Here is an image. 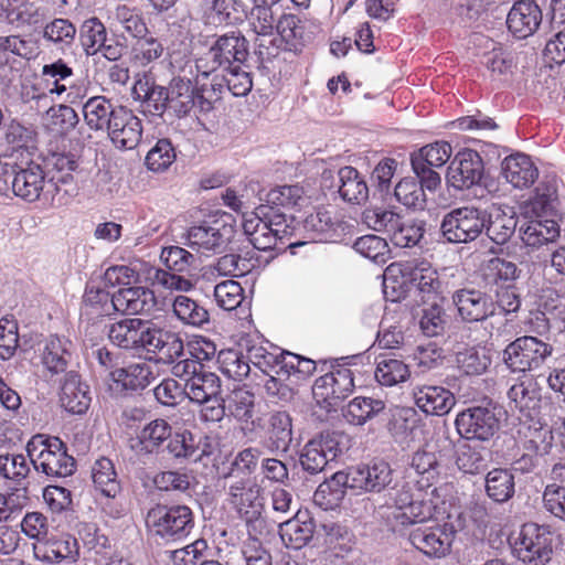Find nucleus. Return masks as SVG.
I'll return each mask as SVG.
<instances>
[{
    "instance_id": "nucleus-1",
    "label": "nucleus",
    "mask_w": 565,
    "mask_h": 565,
    "mask_svg": "<svg viewBox=\"0 0 565 565\" xmlns=\"http://www.w3.org/2000/svg\"><path fill=\"white\" fill-rule=\"evenodd\" d=\"M83 305L86 315H92L93 310L98 316H108L111 311L141 315L154 308L156 297L152 290L139 286L121 288L110 297L104 288L88 284L83 296Z\"/></svg>"
},
{
    "instance_id": "nucleus-2",
    "label": "nucleus",
    "mask_w": 565,
    "mask_h": 565,
    "mask_svg": "<svg viewBox=\"0 0 565 565\" xmlns=\"http://www.w3.org/2000/svg\"><path fill=\"white\" fill-rule=\"evenodd\" d=\"M26 452L34 469L47 477L65 478L76 469L75 459L58 437L35 435L26 444Z\"/></svg>"
},
{
    "instance_id": "nucleus-3",
    "label": "nucleus",
    "mask_w": 565,
    "mask_h": 565,
    "mask_svg": "<svg viewBox=\"0 0 565 565\" xmlns=\"http://www.w3.org/2000/svg\"><path fill=\"white\" fill-rule=\"evenodd\" d=\"M146 526L159 544L177 543L193 530V514L186 505L157 504L148 511Z\"/></svg>"
},
{
    "instance_id": "nucleus-4",
    "label": "nucleus",
    "mask_w": 565,
    "mask_h": 565,
    "mask_svg": "<svg viewBox=\"0 0 565 565\" xmlns=\"http://www.w3.org/2000/svg\"><path fill=\"white\" fill-rule=\"evenodd\" d=\"M248 41L238 31L220 35L207 52L195 60V71L209 77L218 70L243 64L248 57Z\"/></svg>"
},
{
    "instance_id": "nucleus-5",
    "label": "nucleus",
    "mask_w": 565,
    "mask_h": 565,
    "mask_svg": "<svg viewBox=\"0 0 565 565\" xmlns=\"http://www.w3.org/2000/svg\"><path fill=\"white\" fill-rule=\"evenodd\" d=\"M554 347L535 335H522L511 341L502 351V362L512 373L541 369L553 355Z\"/></svg>"
},
{
    "instance_id": "nucleus-6",
    "label": "nucleus",
    "mask_w": 565,
    "mask_h": 565,
    "mask_svg": "<svg viewBox=\"0 0 565 565\" xmlns=\"http://www.w3.org/2000/svg\"><path fill=\"white\" fill-rule=\"evenodd\" d=\"M350 446L351 439L347 434L335 430L322 431L305 445L299 462L306 472L317 475L348 451Z\"/></svg>"
},
{
    "instance_id": "nucleus-7",
    "label": "nucleus",
    "mask_w": 565,
    "mask_h": 565,
    "mask_svg": "<svg viewBox=\"0 0 565 565\" xmlns=\"http://www.w3.org/2000/svg\"><path fill=\"white\" fill-rule=\"evenodd\" d=\"M225 481L224 488L226 489L228 503L238 513L239 518L246 522L248 529L256 531L264 523L262 520L264 511L262 488L253 478H236Z\"/></svg>"
},
{
    "instance_id": "nucleus-8",
    "label": "nucleus",
    "mask_w": 565,
    "mask_h": 565,
    "mask_svg": "<svg viewBox=\"0 0 565 565\" xmlns=\"http://www.w3.org/2000/svg\"><path fill=\"white\" fill-rule=\"evenodd\" d=\"M486 210L461 206L447 212L440 222L441 237L450 244H469L484 231Z\"/></svg>"
},
{
    "instance_id": "nucleus-9",
    "label": "nucleus",
    "mask_w": 565,
    "mask_h": 565,
    "mask_svg": "<svg viewBox=\"0 0 565 565\" xmlns=\"http://www.w3.org/2000/svg\"><path fill=\"white\" fill-rule=\"evenodd\" d=\"M172 373L184 379L185 396L192 403L209 402L222 392L221 379L196 360L179 361L173 365Z\"/></svg>"
},
{
    "instance_id": "nucleus-10",
    "label": "nucleus",
    "mask_w": 565,
    "mask_h": 565,
    "mask_svg": "<svg viewBox=\"0 0 565 565\" xmlns=\"http://www.w3.org/2000/svg\"><path fill=\"white\" fill-rule=\"evenodd\" d=\"M455 426L467 440H490L500 429V411L495 404L470 406L457 414Z\"/></svg>"
},
{
    "instance_id": "nucleus-11",
    "label": "nucleus",
    "mask_w": 565,
    "mask_h": 565,
    "mask_svg": "<svg viewBox=\"0 0 565 565\" xmlns=\"http://www.w3.org/2000/svg\"><path fill=\"white\" fill-rule=\"evenodd\" d=\"M513 554L526 565H546L553 555L552 534L535 523L522 525L512 545Z\"/></svg>"
},
{
    "instance_id": "nucleus-12",
    "label": "nucleus",
    "mask_w": 565,
    "mask_h": 565,
    "mask_svg": "<svg viewBox=\"0 0 565 565\" xmlns=\"http://www.w3.org/2000/svg\"><path fill=\"white\" fill-rule=\"evenodd\" d=\"M234 232L233 226L222 220L205 221L188 230L186 245L202 254H217L225 249Z\"/></svg>"
},
{
    "instance_id": "nucleus-13",
    "label": "nucleus",
    "mask_w": 565,
    "mask_h": 565,
    "mask_svg": "<svg viewBox=\"0 0 565 565\" xmlns=\"http://www.w3.org/2000/svg\"><path fill=\"white\" fill-rule=\"evenodd\" d=\"M6 164L12 168L13 193L28 202L39 200L44 190L46 172L36 158L26 156L25 160H14Z\"/></svg>"
},
{
    "instance_id": "nucleus-14",
    "label": "nucleus",
    "mask_w": 565,
    "mask_h": 565,
    "mask_svg": "<svg viewBox=\"0 0 565 565\" xmlns=\"http://www.w3.org/2000/svg\"><path fill=\"white\" fill-rule=\"evenodd\" d=\"M451 301L459 318L467 323L483 322L495 315V303L491 295L473 287L455 290Z\"/></svg>"
},
{
    "instance_id": "nucleus-15",
    "label": "nucleus",
    "mask_w": 565,
    "mask_h": 565,
    "mask_svg": "<svg viewBox=\"0 0 565 565\" xmlns=\"http://www.w3.org/2000/svg\"><path fill=\"white\" fill-rule=\"evenodd\" d=\"M456 531L445 523L436 526H419L408 534L411 544L429 557H445L451 551Z\"/></svg>"
},
{
    "instance_id": "nucleus-16",
    "label": "nucleus",
    "mask_w": 565,
    "mask_h": 565,
    "mask_svg": "<svg viewBox=\"0 0 565 565\" xmlns=\"http://www.w3.org/2000/svg\"><path fill=\"white\" fill-rule=\"evenodd\" d=\"M484 167L480 154L471 149L459 151L447 169L446 180L456 190H467L478 184L483 175Z\"/></svg>"
},
{
    "instance_id": "nucleus-17",
    "label": "nucleus",
    "mask_w": 565,
    "mask_h": 565,
    "mask_svg": "<svg viewBox=\"0 0 565 565\" xmlns=\"http://www.w3.org/2000/svg\"><path fill=\"white\" fill-rule=\"evenodd\" d=\"M153 324L151 320L126 318L109 326L108 338L125 350H147Z\"/></svg>"
},
{
    "instance_id": "nucleus-18",
    "label": "nucleus",
    "mask_w": 565,
    "mask_h": 565,
    "mask_svg": "<svg viewBox=\"0 0 565 565\" xmlns=\"http://www.w3.org/2000/svg\"><path fill=\"white\" fill-rule=\"evenodd\" d=\"M322 181H334L340 198L351 204H362L369 199V186L364 177L353 167L340 168L337 173L332 170H324L321 174Z\"/></svg>"
},
{
    "instance_id": "nucleus-19",
    "label": "nucleus",
    "mask_w": 565,
    "mask_h": 565,
    "mask_svg": "<svg viewBox=\"0 0 565 565\" xmlns=\"http://www.w3.org/2000/svg\"><path fill=\"white\" fill-rule=\"evenodd\" d=\"M3 138L11 149L8 158L14 160H25V157L40 159L38 156V132L32 125H24L15 119L4 126Z\"/></svg>"
},
{
    "instance_id": "nucleus-20",
    "label": "nucleus",
    "mask_w": 565,
    "mask_h": 565,
    "mask_svg": "<svg viewBox=\"0 0 565 565\" xmlns=\"http://www.w3.org/2000/svg\"><path fill=\"white\" fill-rule=\"evenodd\" d=\"M107 134L116 148L132 150L141 140L142 124L130 109L122 107L115 113Z\"/></svg>"
},
{
    "instance_id": "nucleus-21",
    "label": "nucleus",
    "mask_w": 565,
    "mask_h": 565,
    "mask_svg": "<svg viewBox=\"0 0 565 565\" xmlns=\"http://www.w3.org/2000/svg\"><path fill=\"white\" fill-rule=\"evenodd\" d=\"M542 19V10L534 0H520L510 9L507 25L515 38L526 39L537 31Z\"/></svg>"
},
{
    "instance_id": "nucleus-22",
    "label": "nucleus",
    "mask_w": 565,
    "mask_h": 565,
    "mask_svg": "<svg viewBox=\"0 0 565 565\" xmlns=\"http://www.w3.org/2000/svg\"><path fill=\"white\" fill-rule=\"evenodd\" d=\"M355 490L365 492H381L392 486L394 470L384 460L373 461L365 466L352 467Z\"/></svg>"
},
{
    "instance_id": "nucleus-23",
    "label": "nucleus",
    "mask_w": 565,
    "mask_h": 565,
    "mask_svg": "<svg viewBox=\"0 0 565 565\" xmlns=\"http://www.w3.org/2000/svg\"><path fill=\"white\" fill-rule=\"evenodd\" d=\"M61 405L72 414L82 415L88 409L92 397L89 386L74 371L64 376L60 392Z\"/></svg>"
},
{
    "instance_id": "nucleus-24",
    "label": "nucleus",
    "mask_w": 565,
    "mask_h": 565,
    "mask_svg": "<svg viewBox=\"0 0 565 565\" xmlns=\"http://www.w3.org/2000/svg\"><path fill=\"white\" fill-rule=\"evenodd\" d=\"M198 105L196 88L193 85V76L175 75L169 83L168 113L178 118L190 114Z\"/></svg>"
},
{
    "instance_id": "nucleus-25",
    "label": "nucleus",
    "mask_w": 565,
    "mask_h": 565,
    "mask_svg": "<svg viewBox=\"0 0 565 565\" xmlns=\"http://www.w3.org/2000/svg\"><path fill=\"white\" fill-rule=\"evenodd\" d=\"M413 396L416 406L428 415H446L456 404L454 394L437 385L418 386L414 388Z\"/></svg>"
},
{
    "instance_id": "nucleus-26",
    "label": "nucleus",
    "mask_w": 565,
    "mask_h": 565,
    "mask_svg": "<svg viewBox=\"0 0 565 565\" xmlns=\"http://www.w3.org/2000/svg\"><path fill=\"white\" fill-rule=\"evenodd\" d=\"M484 231L487 236L497 245H504L514 235L518 216L513 207H494L486 211Z\"/></svg>"
},
{
    "instance_id": "nucleus-27",
    "label": "nucleus",
    "mask_w": 565,
    "mask_h": 565,
    "mask_svg": "<svg viewBox=\"0 0 565 565\" xmlns=\"http://www.w3.org/2000/svg\"><path fill=\"white\" fill-rule=\"evenodd\" d=\"M134 99L141 102L145 111L162 116L168 111L169 85H158L153 79L145 77L138 79L132 87Z\"/></svg>"
},
{
    "instance_id": "nucleus-28",
    "label": "nucleus",
    "mask_w": 565,
    "mask_h": 565,
    "mask_svg": "<svg viewBox=\"0 0 565 565\" xmlns=\"http://www.w3.org/2000/svg\"><path fill=\"white\" fill-rule=\"evenodd\" d=\"M519 235L527 248L540 249L556 241L559 226L554 220L531 218L520 226Z\"/></svg>"
},
{
    "instance_id": "nucleus-29",
    "label": "nucleus",
    "mask_w": 565,
    "mask_h": 565,
    "mask_svg": "<svg viewBox=\"0 0 565 565\" xmlns=\"http://www.w3.org/2000/svg\"><path fill=\"white\" fill-rule=\"evenodd\" d=\"M292 440L291 417L287 412H276L269 418V426L263 447L270 454L287 452Z\"/></svg>"
},
{
    "instance_id": "nucleus-30",
    "label": "nucleus",
    "mask_w": 565,
    "mask_h": 565,
    "mask_svg": "<svg viewBox=\"0 0 565 565\" xmlns=\"http://www.w3.org/2000/svg\"><path fill=\"white\" fill-rule=\"evenodd\" d=\"M73 344L68 339L50 335L41 349V361L51 374L66 371L72 360Z\"/></svg>"
},
{
    "instance_id": "nucleus-31",
    "label": "nucleus",
    "mask_w": 565,
    "mask_h": 565,
    "mask_svg": "<svg viewBox=\"0 0 565 565\" xmlns=\"http://www.w3.org/2000/svg\"><path fill=\"white\" fill-rule=\"evenodd\" d=\"M502 174L514 188L524 189L535 182L539 170L529 156L515 153L503 160Z\"/></svg>"
},
{
    "instance_id": "nucleus-32",
    "label": "nucleus",
    "mask_w": 565,
    "mask_h": 565,
    "mask_svg": "<svg viewBox=\"0 0 565 565\" xmlns=\"http://www.w3.org/2000/svg\"><path fill=\"white\" fill-rule=\"evenodd\" d=\"M146 351L159 354L162 362L171 364L183 354L184 344L178 333L163 330L153 324Z\"/></svg>"
},
{
    "instance_id": "nucleus-33",
    "label": "nucleus",
    "mask_w": 565,
    "mask_h": 565,
    "mask_svg": "<svg viewBox=\"0 0 565 565\" xmlns=\"http://www.w3.org/2000/svg\"><path fill=\"white\" fill-rule=\"evenodd\" d=\"M347 489L355 490V481L352 475V467L347 471H338L329 480L320 483L315 492L313 499L320 505L331 508L337 505L345 495Z\"/></svg>"
},
{
    "instance_id": "nucleus-34",
    "label": "nucleus",
    "mask_w": 565,
    "mask_h": 565,
    "mask_svg": "<svg viewBox=\"0 0 565 565\" xmlns=\"http://www.w3.org/2000/svg\"><path fill=\"white\" fill-rule=\"evenodd\" d=\"M110 377L122 391L136 392L149 386L154 381L156 375L149 364L135 363L111 371Z\"/></svg>"
},
{
    "instance_id": "nucleus-35",
    "label": "nucleus",
    "mask_w": 565,
    "mask_h": 565,
    "mask_svg": "<svg viewBox=\"0 0 565 565\" xmlns=\"http://www.w3.org/2000/svg\"><path fill=\"white\" fill-rule=\"evenodd\" d=\"M303 227L311 234L312 239L335 241L340 236L339 230H343L342 222L330 211L318 209L309 214Z\"/></svg>"
},
{
    "instance_id": "nucleus-36",
    "label": "nucleus",
    "mask_w": 565,
    "mask_h": 565,
    "mask_svg": "<svg viewBox=\"0 0 565 565\" xmlns=\"http://www.w3.org/2000/svg\"><path fill=\"white\" fill-rule=\"evenodd\" d=\"M122 107L114 105L105 96L90 97L83 105L84 120L93 130H107L114 120L115 113Z\"/></svg>"
},
{
    "instance_id": "nucleus-37",
    "label": "nucleus",
    "mask_w": 565,
    "mask_h": 565,
    "mask_svg": "<svg viewBox=\"0 0 565 565\" xmlns=\"http://www.w3.org/2000/svg\"><path fill=\"white\" fill-rule=\"evenodd\" d=\"M411 282L423 294L422 301L426 302L437 298L440 286L438 274L427 260H414L411 266Z\"/></svg>"
},
{
    "instance_id": "nucleus-38",
    "label": "nucleus",
    "mask_w": 565,
    "mask_h": 565,
    "mask_svg": "<svg viewBox=\"0 0 565 565\" xmlns=\"http://www.w3.org/2000/svg\"><path fill=\"white\" fill-rule=\"evenodd\" d=\"M385 411V403L382 399L358 396L343 409V416L348 423L362 426Z\"/></svg>"
},
{
    "instance_id": "nucleus-39",
    "label": "nucleus",
    "mask_w": 565,
    "mask_h": 565,
    "mask_svg": "<svg viewBox=\"0 0 565 565\" xmlns=\"http://www.w3.org/2000/svg\"><path fill=\"white\" fill-rule=\"evenodd\" d=\"M76 34L75 24L66 18H55L43 28V39L63 53L72 50Z\"/></svg>"
},
{
    "instance_id": "nucleus-40",
    "label": "nucleus",
    "mask_w": 565,
    "mask_h": 565,
    "mask_svg": "<svg viewBox=\"0 0 565 565\" xmlns=\"http://www.w3.org/2000/svg\"><path fill=\"white\" fill-rule=\"evenodd\" d=\"M315 524L312 520L301 521L297 515L279 524V535L288 548L299 550L312 539Z\"/></svg>"
},
{
    "instance_id": "nucleus-41",
    "label": "nucleus",
    "mask_w": 565,
    "mask_h": 565,
    "mask_svg": "<svg viewBox=\"0 0 565 565\" xmlns=\"http://www.w3.org/2000/svg\"><path fill=\"white\" fill-rule=\"evenodd\" d=\"M92 479L95 488L107 498H116L121 491L114 462L102 457L92 467Z\"/></svg>"
},
{
    "instance_id": "nucleus-42",
    "label": "nucleus",
    "mask_w": 565,
    "mask_h": 565,
    "mask_svg": "<svg viewBox=\"0 0 565 565\" xmlns=\"http://www.w3.org/2000/svg\"><path fill=\"white\" fill-rule=\"evenodd\" d=\"M487 495L497 503L509 501L515 492L514 476L507 469L495 468L486 476Z\"/></svg>"
},
{
    "instance_id": "nucleus-43",
    "label": "nucleus",
    "mask_w": 565,
    "mask_h": 565,
    "mask_svg": "<svg viewBox=\"0 0 565 565\" xmlns=\"http://www.w3.org/2000/svg\"><path fill=\"white\" fill-rule=\"evenodd\" d=\"M166 449L175 459L193 461L200 460L207 454L204 448L200 447V441L196 440L195 436L189 430L172 434Z\"/></svg>"
},
{
    "instance_id": "nucleus-44",
    "label": "nucleus",
    "mask_w": 565,
    "mask_h": 565,
    "mask_svg": "<svg viewBox=\"0 0 565 565\" xmlns=\"http://www.w3.org/2000/svg\"><path fill=\"white\" fill-rule=\"evenodd\" d=\"M172 310L175 317L188 326L203 327L210 322L209 310L188 296H177L172 303Z\"/></svg>"
},
{
    "instance_id": "nucleus-45",
    "label": "nucleus",
    "mask_w": 565,
    "mask_h": 565,
    "mask_svg": "<svg viewBox=\"0 0 565 565\" xmlns=\"http://www.w3.org/2000/svg\"><path fill=\"white\" fill-rule=\"evenodd\" d=\"M306 201L305 192L298 184L280 185L271 189L266 195V204L259 207H267L270 211H278L279 209H292L301 206Z\"/></svg>"
},
{
    "instance_id": "nucleus-46",
    "label": "nucleus",
    "mask_w": 565,
    "mask_h": 565,
    "mask_svg": "<svg viewBox=\"0 0 565 565\" xmlns=\"http://www.w3.org/2000/svg\"><path fill=\"white\" fill-rule=\"evenodd\" d=\"M200 73H195L193 82H195L198 106L202 111H210L213 105L222 98V94L226 88V84L223 75H213L211 82L203 83L202 79H206Z\"/></svg>"
},
{
    "instance_id": "nucleus-47",
    "label": "nucleus",
    "mask_w": 565,
    "mask_h": 565,
    "mask_svg": "<svg viewBox=\"0 0 565 565\" xmlns=\"http://www.w3.org/2000/svg\"><path fill=\"white\" fill-rule=\"evenodd\" d=\"M511 404L520 412L532 411L540 406V388L532 380L514 383L507 393Z\"/></svg>"
},
{
    "instance_id": "nucleus-48",
    "label": "nucleus",
    "mask_w": 565,
    "mask_h": 565,
    "mask_svg": "<svg viewBox=\"0 0 565 565\" xmlns=\"http://www.w3.org/2000/svg\"><path fill=\"white\" fill-rule=\"evenodd\" d=\"M411 375L408 365L402 360L381 355L377 359L375 379L383 386H394Z\"/></svg>"
},
{
    "instance_id": "nucleus-49",
    "label": "nucleus",
    "mask_w": 565,
    "mask_h": 565,
    "mask_svg": "<svg viewBox=\"0 0 565 565\" xmlns=\"http://www.w3.org/2000/svg\"><path fill=\"white\" fill-rule=\"evenodd\" d=\"M169 64L173 73L178 75L194 76L195 61L192 62L191 42L186 39L173 40L167 47Z\"/></svg>"
},
{
    "instance_id": "nucleus-50",
    "label": "nucleus",
    "mask_w": 565,
    "mask_h": 565,
    "mask_svg": "<svg viewBox=\"0 0 565 565\" xmlns=\"http://www.w3.org/2000/svg\"><path fill=\"white\" fill-rule=\"evenodd\" d=\"M399 217V213L382 206L369 207L362 213L363 224H365L370 230L386 235L388 239L394 230H396Z\"/></svg>"
},
{
    "instance_id": "nucleus-51",
    "label": "nucleus",
    "mask_w": 565,
    "mask_h": 565,
    "mask_svg": "<svg viewBox=\"0 0 565 565\" xmlns=\"http://www.w3.org/2000/svg\"><path fill=\"white\" fill-rule=\"evenodd\" d=\"M424 233V221L401 215L390 241L397 247H413L420 242Z\"/></svg>"
},
{
    "instance_id": "nucleus-52",
    "label": "nucleus",
    "mask_w": 565,
    "mask_h": 565,
    "mask_svg": "<svg viewBox=\"0 0 565 565\" xmlns=\"http://www.w3.org/2000/svg\"><path fill=\"white\" fill-rule=\"evenodd\" d=\"M43 162L47 173L56 172L50 177V182H53L56 188L57 183H67L72 180V172L78 167L75 156L71 153L53 152L45 157Z\"/></svg>"
},
{
    "instance_id": "nucleus-53",
    "label": "nucleus",
    "mask_w": 565,
    "mask_h": 565,
    "mask_svg": "<svg viewBox=\"0 0 565 565\" xmlns=\"http://www.w3.org/2000/svg\"><path fill=\"white\" fill-rule=\"evenodd\" d=\"M44 557L51 562L71 559L75 562L78 557V543L68 534L46 540L43 544Z\"/></svg>"
},
{
    "instance_id": "nucleus-54",
    "label": "nucleus",
    "mask_w": 565,
    "mask_h": 565,
    "mask_svg": "<svg viewBox=\"0 0 565 565\" xmlns=\"http://www.w3.org/2000/svg\"><path fill=\"white\" fill-rule=\"evenodd\" d=\"M230 416L241 422L248 423L254 413L255 396L247 388L233 390L225 398Z\"/></svg>"
},
{
    "instance_id": "nucleus-55",
    "label": "nucleus",
    "mask_w": 565,
    "mask_h": 565,
    "mask_svg": "<svg viewBox=\"0 0 565 565\" xmlns=\"http://www.w3.org/2000/svg\"><path fill=\"white\" fill-rule=\"evenodd\" d=\"M411 466L422 477L417 480L420 488H429L438 479L439 463L435 452L417 450L412 457Z\"/></svg>"
},
{
    "instance_id": "nucleus-56",
    "label": "nucleus",
    "mask_w": 565,
    "mask_h": 565,
    "mask_svg": "<svg viewBox=\"0 0 565 565\" xmlns=\"http://www.w3.org/2000/svg\"><path fill=\"white\" fill-rule=\"evenodd\" d=\"M106 38V28L97 18H90L83 22L79 30V40L87 55L98 53Z\"/></svg>"
},
{
    "instance_id": "nucleus-57",
    "label": "nucleus",
    "mask_w": 565,
    "mask_h": 565,
    "mask_svg": "<svg viewBox=\"0 0 565 565\" xmlns=\"http://www.w3.org/2000/svg\"><path fill=\"white\" fill-rule=\"evenodd\" d=\"M171 435V425L166 419L158 418L147 424L141 429L138 438L143 449L151 452L153 449L161 447L164 441H169Z\"/></svg>"
},
{
    "instance_id": "nucleus-58",
    "label": "nucleus",
    "mask_w": 565,
    "mask_h": 565,
    "mask_svg": "<svg viewBox=\"0 0 565 565\" xmlns=\"http://www.w3.org/2000/svg\"><path fill=\"white\" fill-rule=\"evenodd\" d=\"M46 116L50 129L60 135L71 132L79 122V117L74 108L65 104L50 107Z\"/></svg>"
},
{
    "instance_id": "nucleus-59",
    "label": "nucleus",
    "mask_w": 565,
    "mask_h": 565,
    "mask_svg": "<svg viewBox=\"0 0 565 565\" xmlns=\"http://www.w3.org/2000/svg\"><path fill=\"white\" fill-rule=\"evenodd\" d=\"M259 457L258 448L248 447L241 450L232 461L230 470L224 473V480L252 478L250 475L256 470Z\"/></svg>"
},
{
    "instance_id": "nucleus-60",
    "label": "nucleus",
    "mask_w": 565,
    "mask_h": 565,
    "mask_svg": "<svg viewBox=\"0 0 565 565\" xmlns=\"http://www.w3.org/2000/svg\"><path fill=\"white\" fill-rule=\"evenodd\" d=\"M451 157V146L448 142H435L419 149L412 154L411 162H418L425 167H443Z\"/></svg>"
},
{
    "instance_id": "nucleus-61",
    "label": "nucleus",
    "mask_w": 565,
    "mask_h": 565,
    "mask_svg": "<svg viewBox=\"0 0 565 565\" xmlns=\"http://www.w3.org/2000/svg\"><path fill=\"white\" fill-rule=\"evenodd\" d=\"M394 194L399 203L415 210H423L426 205V194L414 179H403L396 186Z\"/></svg>"
},
{
    "instance_id": "nucleus-62",
    "label": "nucleus",
    "mask_w": 565,
    "mask_h": 565,
    "mask_svg": "<svg viewBox=\"0 0 565 565\" xmlns=\"http://www.w3.org/2000/svg\"><path fill=\"white\" fill-rule=\"evenodd\" d=\"M175 150L169 139H159L154 147L147 153L146 164L148 169L161 172L167 170L175 160Z\"/></svg>"
},
{
    "instance_id": "nucleus-63",
    "label": "nucleus",
    "mask_w": 565,
    "mask_h": 565,
    "mask_svg": "<svg viewBox=\"0 0 565 565\" xmlns=\"http://www.w3.org/2000/svg\"><path fill=\"white\" fill-rule=\"evenodd\" d=\"M254 264L252 257L243 256L236 253H228L220 257L214 266L215 270L222 276L242 277L248 274Z\"/></svg>"
},
{
    "instance_id": "nucleus-64",
    "label": "nucleus",
    "mask_w": 565,
    "mask_h": 565,
    "mask_svg": "<svg viewBox=\"0 0 565 565\" xmlns=\"http://www.w3.org/2000/svg\"><path fill=\"white\" fill-rule=\"evenodd\" d=\"M239 553L245 565H273L270 552L257 537L249 535L241 545Z\"/></svg>"
}]
</instances>
